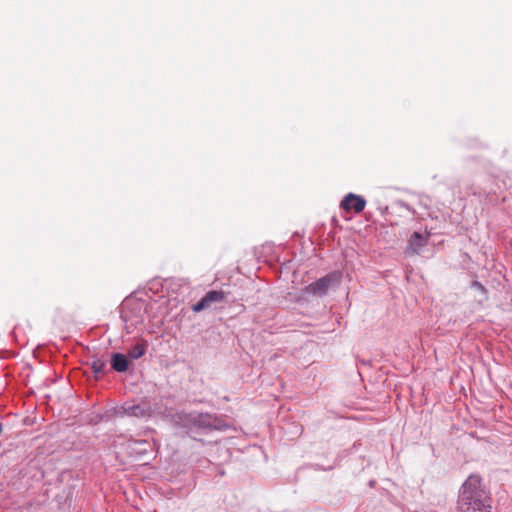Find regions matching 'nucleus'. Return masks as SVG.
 <instances>
[{"label": "nucleus", "instance_id": "1", "mask_svg": "<svg viewBox=\"0 0 512 512\" xmlns=\"http://www.w3.org/2000/svg\"><path fill=\"white\" fill-rule=\"evenodd\" d=\"M487 496L481 487V478L471 475L462 485L458 499V510L460 512H477L485 507Z\"/></svg>", "mask_w": 512, "mask_h": 512}, {"label": "nucleus", "instance_id": "2", "mask_svg": "<svg viewBox=\"0 0 512 512\" xmlns=\"http://www.w3.org/2000/svg\"><path fill=\"white\" fill-rule=\"evenodd\" d=\"M124 413L128 416H134L137 418H148L152 415V408L147 400H142L141 402L134 403H126L123 406Z\"/></svg>", "mask_w": 512, "mask_h": 512}, {"label": "nucleus", "instance_id": "3", "mask_svg": "<svg viewBox=\"0 0 512 512\" xmlns=\"http://www.w3.org/2000/svg\"><path fill=\"white\" fill-rule=\"evenodd\" d=\"M366 201L362 196L353 193L347 194L340 203V207L346 212L360 213L364 210Z\"/></svg>", "mask_w": 512, "mask_h": 512}, {"label": "nucleus", "instance_id": "4", "mask_svg": "<svg viewBox=\"0 0 512 512\" xmlns=\"http://www.w3.org/2000/svg\"><path fill=\"white\" fill-rule=\"evenodd\" d=\"M224 299L225 293L223 291L211 290L207 292L199 302L193 305L192 310L194 312H200L211 307L214 303L222 302Z\"/></svg>", "mask_w": 512, "mask_h": 512}, {"label": "nucleus", "instance_id": "5", "mask_svg": "<svg viewBox=\"0 0 512 512\" xmlns=\"http://www.w3.org/2000/svg\"><path fill=\"white\" fill-rule=\"evenodd\" d=\"M332 275H328L318 279L306 287L308 293L322 295L327 292L332 282Z\"/></svg>", "mask_w": 512, "mask_h": 512}, {"label": "nucleus", "instance_id": "6", "mask_svg": "<svg viewBox=\"0 0 512 512\" xmlns=\"http://www.w3.org/2000/svg\"><path fill=\"white\" fill-rule=\"evenodd\" d=\"M111 367L117 372H125L129 367V361L125 355L114 353L111 358Z\"/></svg>", "mask_w": 512, "mask_h": 512}, {"label": "nucleus", "instance_id": "7", "mask_svg": "<svg viewBox=\"0 0 512 512\" xmlns=\"http://www.w3.org/2000/svg\"><path fill=\"white\" fill-rule=\"evenodd\" d=\"M427 243V237L419 232H414L409 239V246L413 252H417Z\"/></svg>", "mask_w": 512, "mask_h": 512}, {"label": "nucleus", "instance_id": "8", "mask_svg": "<svg viewBox=\"0 0 512 512\" xmlns=\"http://www.w3.org/2000/svg\"><path fill=\"white\" fill-rule=\"evenodd\" d=\"M145 351H146V346L144 343H137L136 345H134L130 351H129V356L133 359H138L140 357H142L144 354H145Z\"/></svg>", "mask_w": 512, "mask_h": 512}, {"label": "nucleus", "instance_id": "9", "mask_svg": "<svg viewBox=\"0 0 512 512\" xmlns=\"http://www.w3.org/2000/svg\"><path fill=\"white\" fill-rule=\"evenodd\" d=\"M106 362L101 359H95L91 363V368L95 374L104 373Z\"/></svg>", "mask_w": 512, "mask_h": 512}, {"label": "nucleus", "instance_id": "10", "mask_svg": "<svg viewBox=\"0 0 512 512\" xmlns=\"http://www.w3.org/2000/svg\"><path fill=\"white\" fill-rule=\"evenodd\" d=\"M474 286H476L477 288H479L481 290L484 289L483 285L481 283H479V282H474Z\"/></svg>", "mask_w": 512, "mask_h": 512}, {"label": "nucleus", "instance_id": "11", "mask_svg": "<svg viewBox=\"0 0 512 512\" xmlns=\"http://www.w3.org/2000/svg\"><path fill=\"white\" fill-rule=\"evenodd\" d=\"M2 433V424L0 423V434Z\"/></svg>", "mask_w": 512, "mask_h": 512}]
</instances>
